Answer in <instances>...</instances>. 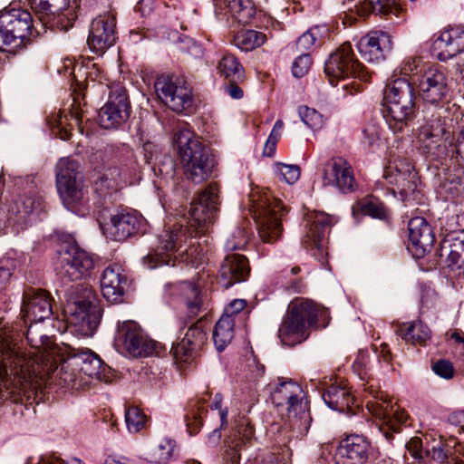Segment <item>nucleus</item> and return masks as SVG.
<instances>
[{"label":"nucleus","instance_id":"nucleus-1","mask_svg":"<svg viewBox=\"0 0 464 464\" xmlns=\"http://www.w3.org/2000/svg\"><path fill=\"white\" fill-rule=\"evenodd\" d=\"M219 188L215 184L208 185L198 197L191 202L188 228L187 225L176 224L172 227L166 228L158 236V244L151 252L143 257V264L148 268L158 266H175L179 262L197 266L199 263L197 248L190 246L180 251L182 244L188 237H196L198 232L203 231L208 224L216 219L219 205Z\"/></svg>","mask_w":464,"mask_h":464},{"label":"nucleus","instance_id":"nucleus-2","mask_svg":"<svg viewBox=\"0 0 464 464\" xmlns=\"http://www.w3.org/2000/svg\"><path fill=\"white\" fill-rule=\"evenodd\" d=\"M32 326L29 327L26 339L32 347L37 349L34 353H26L13 343L8 337L0 335V378L13 376L21 385H33L37 379L45 377L62 388L79 389L82 386V376L76 366L65 367V359L60 367L53 369V363L42 353L41 345L31 337Z\"/></svg>","mask_w":464,"mask_h":464},{"label":"nucleus","instance_id":"nucleus-3","mask_svg":"<svg viewBox=\"0 0 464 464\" xmlns=\"http://www.w3.org/2000/svg\"><path fill=\"white\" fill-rule=\"evenodd\" d=\"M173 142L185 177L195 184L207 180L214 167L208 149L188 129L176 131Z\"/></svg>","mask_w":464,"mask_h":464},{"label":"nucleus","instance_id":"nucleus-4","mask_svg":"<svg viewBox=\"0 0 464 464\" xmlns=\"http://www.w3.org/2000/svg\"><path fill=\"white\" fill-rule=\"evenodd\" d=\"M384 118L393 132L408 127L415 114V92L411 83L405 78H398L389 83L383 94Z\"/></svg>","mask_w":464,"mask_h":464},{"label":"nucleus","instance_id":"nucleus-5","mask_svg":"<svg viewBox=\"0 0 464 464\" xmlns=\"http://www.w3.org/2000/svg\"><path fill=\"white\" fill-rule=\"evenodd\" d=\"M319 307L313 301L295 298L288 304L278 330V337L286 346H295L308 338V329L317 323Z\"/></svg>","mask_w":464,"mask_h":464},{"label":"nucleus","instance_id":"nucleus-6","mask_svg":"<svg viewBox=\"0 0 464 464\" xmlns=\"http://www.w3.org/2000/svg\"><path fill=\"white\" fill-rule=\"evenodd\" d=\"M37 34L28 10L9 8L0 12V51L14 53Z\"/></svg>","mask_w":464,"mask_h":464},{"label":"nucleus","instance_id":"nucleus-7","mask_svg":"<svg viewBox=\"0 0 464 464\" xmlns=\"http://www.w3.org/2000/svg\"><path fill=\"white\" fill-rule=\"evenodd\" d=\"M250 211L256 220L258 235L265 243H274L282 235V217L286 213L282 202L268 192L250 195Z\"/></svg>","mask_w":464,"mask_h":464},{"label":"nucleus","instance_id":"nucleus-8","mask_svg":"<svg viewBox=\"0 0 464 464\" xmlns=\"http://www.w3.org/2000/svg\"><path fill=\"white\" fill-rule=\"evenodd\" d=\"M302 388L299 384L292 380L280 382L278 385L271 392V399L276 407L286 406L288 413H294V417L290 420L289 425L285 424L280 429H275L272 426L271 432H297L303 434L308 432V424L311 421L309 413H307L303 406L300 394Z\"/></svg>","mask_w":464,"mask_h":464},{"label":"nucleus","instance_id":"nucleus-9","mask_svg":"<svg viewBox=\"0 0 464 464\" xmlns=\"http://www.w3.org/2000/svg\"><path fill=\"white\" fill-rule=\"evenodd\" d=\"M74 297L67 304V312L71 314V323L78 325L84 335H92L98 328L102 310L94 291L83 285L73 288Z\"/></svg>","mask_w":464,"mask_h":464},{"label":"nucleus","instance_id":"nucleus-10","mask_svg":"<svg viewBox=\"0 0 464 464\" xmlns=\"http://www.w3.org/2000/svg\"><path fill=\"white\" fill-rule=\"evenodd\" d=\"M76 160L61 159L56 164V188L63 206L75 211L77 206L84 203V193L79 176Z\"/></svg>","mask_w":464,"mask_h":464},{"label":"nucleus","instance_id":"nucleus-11","mask_svg":"<svg viewBox=\"0 0 464 464\" xmlns=\"http://www.w3.org/2000/svg\"><path fill=\"white\" fill-rule=\"evenodd\" d=\"M324 72L332 85L339 79L349 77L368 80V73L363 65L358 61L350 43H343L333 52L324 64Z\"/></svg>","mask_w":464,"mask_h":464},{"label":"nucleus","instance_id":"nucleus-12","mask_svg":"<svg viewBox=\"0 0 464 464\" xmlns=\"http://www.w3.org/2000/svg\"><path fill=\"white\" fill-rule=\"evenodd\" d=\"M450 135L440 115L426 114L418 129L417 149L423 155L440 158L446 155V140Z\"/></svg>","mask_w":464,"mask_h":464},{"label":"nucleus","instance_id":"nucleus-13","mask_svg":"<svg viewBox=\"0 0 464 464\" xmlns=\"http://www.w3.org/2000/svg\"><path fill=\"white\" fill-rule=\"evenodd\" d=\"M159 99L170 110L182 112L192 104V88L185 78L178 75H160L155 82Z\"/></svg>","mask_w":464,"mask_h":464},{"label":"nucleus","instance_id":"nucleus-14","mask_svg":"<svg viewBox=\"0 0 464 464\" xmlns=\"http://www.w3.org/2000/svg\"><path fill=\"white\" fill-rule=\"evenodd\" d=\"M392 398L382 392L375 397L374 401L367 402V409L371 414L380 420L379 430L383 435H392V432H403L402 426L406 427L409 415L404 410L394 409Z\"/></svg>","mask_w":464,"mask_h":464},{"label":"nucleus","instance_id":"nucleus-15","mask_svg":"<svg viewBox=\"0 0 464 464\" xmlns=\"http://www.w3.org/2000/svg\"><path fill=\"white\" fill-rule=\"evenodd\" d=\"M32 10L44 24L57 26L62 31L72 27L78 15L69 0H27Z\"/></svg>","mask_w":464,"mask_h":464},{"label":"nucleus","instance_id":"nucleus-16","mask_svg":"<svg viewBox=\"0 0 464 464\" xmlns=\"http://www.w3.org/2000/svg\"><path fill=\"white\" fill-rule=\"evenodd\" d=\"M130 113L127 91L117 85L111 88L107 102L99 111V123L103 129H118L127 122Z\"/></svg>","mask_w":464,"mask_h":464},{"label":"nucleus","instance_id":"nucleus-17","mask_svg":"<svg viewBox=\"0 0 464 464\" xmlns=\"http://www.w3.org/2000/svg\"><path fill=\"white\" fill-rule=\"evenodd\" d=\"M115 342L132 357L150 356L156 349V343L149 338L134 321L118 324Z\"/></svg>","mask_w":464,"mask_h":464},{"label":"nucleus","instance_id":"nucleus-18","mask_svg":"<svg viewBox=\"0 0 464 464\" xmlns=\"http://www.w3.org/2000/svg\"><path fill=\"white\" fill-rule=\"evenodd\" d=\"M100 226L110 239L123 241L134 235L140 227L141 219L135 211L127 208H117L102 216Z\"/></svg>","mask_w":464,"mask_h":464},{"label":"nucleus","instance_id":"nucleus-19","mask_svg":"<svg viewBox=\"0 0 464 464\" xmlns=\"http://www.w3.org/2000/svg\"><path fill=\"white\" fill-rule=\"evenodd\" d=\"M94 266L92 254L77 246H71L62 254L56 270L61 277L78 281L90 276Z\"/></svg>","mask_w":464,"mask_h":464},{"label":"nucleus","instance_id":"nucleus-20","mask_svg":"<svg viewBox=\"0 0 464 464\" xmlns=\"http://www.w3.org/2000/svg\"><path fill=\"white\" fill-rule=\"evenodd\" d=\"M305 221L307 231L302 244L306 249L313 251V255L324 264L327 256L325 233L331 226L330 217L325 213L314 211L307 214Z\"/></svg>","mask_w":464,"mask_h":464},{"label":"nucleus","instance_id":"nucleus-21","mask_svg":"<svg viewBox=\"0 0 464 464\" xmlns=\"http://www.w3.org/2000/svg\"><path fill=\"white\" fill-rule=\"evenodd\" d=\"M52 296L44 289L28 288L23 293L21 312L25 320L43 322L53 314Z\"/></svg>","mask_w":464,"mask_h":464},{"label":"nucleus","instance_id":"nucleus-22","mask_svg":"<svg viewBox=\"0 0 464 464\" xmlns=\"http://www.w3.org/2000/svg\"><path fill=\"white\" fill-rule=\"evenodd\" d=\"M323 184L335 187L343 193L353 191L356 182L353 169L345 159L334 157L324 164Z\"/></svg>","mask_w":464,"mask_h":464},{"label":"nucleus","instance_id":"nucleus-23","mask_svg":"<svg viewBox=\"0 0 464 464\" xmlns=\"http://www.w3.org/2000/svg\"><path fill=\"white\" fill-rule=\"evenodd\" d=\"M409 245L408 250L413 257L422 258L430 251L435 235L430 223L422 217H415L408 223Z\"/></svg>","mask_w":464,"mask_h":464},{"label":"nucleus","instance_id":"nucleus-24","mask_svg":"<svg viewBox=\"0 0 464 464\" xmlns=\"http://www.w3.org/2000/svg\"><path fill=\"white\" fill-rule=\"evenodd\" d=\"M116 21L111 14L99 15L92 20L87 44L94 53H103L116 40Z\"/></svg>","mask_w":464,"mask_h":464},{"label":"nucleus","instance_id":"nucleus-25","mask_svg":"<svg viewBox=\"0 0 464 464\" xmlns=\"http://www.w3.org/2000/svg\"><path fill=\"white\" fill-rule=\"evenodd\" d=\"M392 47V38L383 31H372L357 43V49L361 56L370 63H379L384 61Z\"/></svg>","mask_w":464,"mask_h":464},{"label":"nucleus","instance_id":"nucleus-26","mask_svg":"<svg viewBox=\"0 0 464 464\" xmlns=\"http://www.w3.org/2000/svg\"><path fill=\"white\" fill-rule=\"evenodd\" d=\"M207 341V330L202 321L191 324L183 338L172 345L171 353L177 361L188 362L198 353Z\"/></svg>","mask_w":464,"mask_h":464},{"label":"nucleus","instance_id":"nucleus-27","mask_svg":"<svg viewBox=\"0 0 464 464\" xmlns=\"http://www.w3.org/2000/svg\"><path fill=\"white\" fill-rule=\"evenodd\" d=\"M419 91L424 102L436 104L447 95L449 88L447 77L438 67H430L419 80Z\"/></svg>","mask_w":464,"mask_h":464},{"label":"nucleus","instance_id":"nucleus-28","mask_svg":"<svg viewBox=\"0 0 464 464\" xmlns=\"http://www.w3.org/2000/svg\"><path fill=\"white\" fill-rule=\"evenodd\" d=\"M250 274L248 259L240 254L227 255L220 264L218 283L226 289L246 281Z\"/></svg>","mask_w":464,"mask_h":464},{"label":"nucleus","instance_id":"nucleus-29","mask_svg":"<svg viewBox=\"0 0 464 464\" xmlns=\"http://www.w3.org/2000/svg\"><path fill=\"white\" fill-rule=\"evenodd\" d=\"M128 285L127 276L119 264L109 265L101 276V289L103 297L111 303L122 301Z\"/></svg>","mask_w":464,"mask_h":464},{"label":"nucleus","instance_id":"nucleus-30","mask_svg":"<svg viewBox=\"0 0 464 464\" xmlns=\"http://www.w3.org/2000/svg\"><path fill=\"white\" fill-rule=\"evenodd\" d=\"M440 256L448 266L464 271V229L449 232L440 243Z\"/></svg>","mask_w":464,"mask_h":464},{"label":"nucleus","instance_id":"nucleus-31","mask_svg":"<svg viewBox=\"0 0 464 464\" xmlns=\"http://www.w3.org/2000/svg\"><path fill=\"white\" fill-rule=\"evenodd\" d=\"M72 353L67 358V364L65 367L76 366L78 373L88 376L92 379H102V362L101 358L92 351L87 349L75 352L72 349Z\"/></svg>","mask_w":464,"mask_h":464},{"label":"nucleus","instance_id":"nucleus-32","mask_svg":"<svg viewBox=\"0 0 464 464\" xmlns=\"http://www.w3.org/2000/svg\"><path fill=\"white\" fill-rule=\"evenodd\" d=\"M440 60L452 58L464 52V27L455 26L444 30L437 39Z\"/></svg>","mask_w":464,"mask_h":464},{"label":"nucleus","instance_id":"nucleus-33","mask_svg":"<svg viewBox=\"0 0 464 464\" xmlns=\"http://www.w3.org/2000/svg\"><path fill=\"white\" fill-rule=\"evenodd\" d=\"M369 445L366 437H344L337 448V455L352 460V464H361L367 459Z\"/></svg>","mask_w":464,"mask_h":464},{"label":"nucleus","instance_id":"nucleus-34","mask_svg":"<svg viewBox=\"0 0 464 464\" xmlns=\"http://www.w3.org/2000/svg\"><path fill=\"white\" fill-rule=\"evenodd\" d=\"M44 202L36 194H26L19 197L10 207L9 212L14 215L16 222H25L32 214H39L44 210Z\"/></svg>","mask_w":464,"mask_h":464},{"label":"nucleus","instance_id":"nucleus-35","mask_svg":"<svg viewBox=\"0 0 464 464\" xmlns=\"http://www.w3.org/2000/svg\"><path fill=\"white\" fill-rule=\"evenodd\" d=\"M432 443L430 447L428 440L424 444L420 437H411V440L407 442V447L415 459L430 458L438 462H442L446 459V453L442 448L441 440L433 439Z\"/></svg>","mask_w":464,"mask_h":464},{"label":"nucleus","instance_id":"nucleus-36","mask_svg":"<svg viewBox=\"0 0 464 464\" xmlns=\"http://www.w3.org/2000/svg\"><path fill=\"white\" fill-rule=\"evenodd\" d=\"M396 333L407 343L424 344L430 338V328L421 321L402 323L398 325Z\"/></svg>","mask_w":464,"mask_h":464},{"label":"nucleus","instance_id":"nucleus-37","mask_svg":"<svg viewBox=\"0 0 464 464\" xmlns=\"http://www.w3.org/2000/svg\"><path fill=\"white\" fill-rule=\"evenodd\" d=\"M176 449L175 440L169 437H161L150 448L146 459L150 463L167 464L174 456Z\"/></svg>","mask_w":464,"mask_h":464},{"label":"nucleus","instance_id":"nucleus-38","mask_svg":"<svg viewBox=\"0 0 464 464\" xmlns=\"http://www.w3.org/2000/svg\"><path fill=\"white\" fill-rule=\"evenodd\" d=\"M217 5L227 8L239 23H247L256 14L253 0H217Z\"/></svg>","mask_w":464,"mask_h":464},{"label":"nucleus","instance_id":"nucleus-39","mask_svg":"<svg viewBox=\"0 0 464 464\" xmlns=\"http://www.w3.org/2000/svg\"><path fill=\"white\" fill-rule=\"evenodd\" d=\"M234 317L223 314L217 322L213 331V341L218 351L222 352L234 337Z\"/></svg>","mask_w":464,"mask_h":464},{"label":"nucleus","instance_id":"nucleus-40","mask_svg":"<svg viewBox=\"0 0 464 464\" xmlns=\"http://www.w3.org/2000/svg\"><path fill=\"white\" fill-rule=\"evenodd\" d=\"M205 398H194L188 402L186 423L190 435L199 432L203 425L202 417L208 413Z\"/></svg>","mask_w":464,"mask_h":464},{"label":"nucleus","instance_id":"nucleus-41","mask_svg":"<svg viewBox=\"0 0 464 464\" xmlns=\"http://www.w3.org/2000/svg\"><path fill=\"white\" fill-rule=\"evenodd\" d=\"M384 177L390 184L394 185L393 192L397 191L402 198L413 194L417 188L418 176L415 170L404 171L401 174H388Z\"/></svg>","mask_w":464,"mask_h":464},{"label":"nucleus","instance_id":"nucleus-42","mask_svg":"<svg viewBox=\"0 0 464 464\" xmlns=\"http://www.w3.org/2000/svg\"><path fill=\"white\" fill-rule=\"evenodd\" d=\"M325 404L334 411H343L353 403L350 392L343 387L331 385L323 392Z\"/></svg>","mask_w":464,"mask_h":464},{"label":"nucleus","instance_id":"nucleus-43","mask_svg":"<svg viewBox=\"0 0 464 464\" xmlns=\"http://www.w3.org/2000/svg\"><path fill=\"white\" fill-rule=\"evenodd\" d=\"M266 40L264 33L256 30H242L235 36L233 43L235 46L244 52H249L260 47Z\"/></svg>","mask_w":464,"mask_h":464},{"label":"nucleus","instance_id":"nucleus-44","mask_svg":"<svg viewBox=\"0 0 464 464\" xmlns=\"http://www.w3.org/2000/svg\"><path fill=\"white\" fill-rule=\"evenodd\" d=\"M219 72L227 79L245 81V71L238 60L232 54H225L218 63Z\"/></svg>","mask_w":464,"mask_h":464},{"label":"nucleus","instance_id":"nucleus-45","mask_svg":"<svg viewBox=\"0 0 464 464\" xmlns=\"http://www.w3.org/2000/svg\"><path fill=\"white\" fill-rule=\"evenodd\" d=\"M322 30L326 32L324 27H320L318 25L313 26L309 28L306 32H304L296 41L295 43V51L297 53H309L314 48L317 42L320 43V40L323 36Z\"/></svg>","mask_w":464,"mask_h":464},{"label":"nucleus","instance_id":"nucleus-46","mask_svg":"<svg viewBox=\"0 0 464 464\" xmlns=\"http://www.w3.org/2000/svg\"><path fill=\"white\" fill-rule=\"evenodd\" d=\"M125 421L129 432L138 433L147 427L149 420L140 408L130 406L125 411Z\"/></svg>","mask_w":464,"mask_h":464},{"label":"nucleus","instance_id":"nucleus-47","mask_svg":"<svg viewBox=\"0 0 464 464\" xmlns=\"http://www.w3.org/2000/svg\"><path fill=\"white\" fill-rule=\"evenodd\" d=\"M184 293L186 305L190 317H194L199 314L202 307V299L198 286L190 282L184 283Z\"/></svg>","mask_w":464,"mask_h":464},{"label":"nucleus","instance_id":"nucleus-48","mask_svg":"<svg viewBox=\"0 0 464 464\" xmlns=\"http://www.w3.org/2000/svg\"><path fill=\"white\" fill-rule=\"evenodd\" d=\"M353 212H360L379 219H383L387 216V209L382 203L366 199L357 201L353 206Z\"/></svg>","mask_w":464,"mask_h":464},{"label":"nucleus","instance_id":"nucleus-49","mask_svg":"<svg viewBox=\"0 0 464 464\" xmlns=\"http://www.w3.org/2000/svg\"><path fill=\"white\" fill-rule=\"evenodd\" d=\"M250 437H226L224 445L226 447V459L229 464H238L240 459V450L246 444L245 439Z\"/></svg>","mask_w":464,"mask_h":464},{"label":"nucleus","instance_id":"nucleus-50","mask_svg":"<svg viewBox=\"0 0 464 464\" xmlns=\"http://www.w3.org/2000/svg\"><path fill=\"white\" fill-rule=\"evenodd\" d=\"M209 408L212 414L217 415L219 420V424L213 430V433L216 434L227 427L228 409L227 407L223 408V396L220 393L215 394Z\"/></svg>","mask_w":464,"mask_h":464},{"label":"nucleus","instance_id":"nucleus-51","mask_svg":"<svg viewBox=\"0 0 464 464\" xmlns=\"http://www.w3.org/2000/svg\"><path fill=\"white\" fill-rule=\"evenodd\" d=\"M298 114L302 121L311 129L319 130L324 125V117L315 109L303 105L298 108Z\"/></svg>","mask_w":464,"mask_h":464},{"label":"nucleus","instance_id":"nucleus-52","mask_svg":"<svg viewBox=\"0 0 464 464\" xmlns=\"http://www.w3.org/2000/svg\"><path fill=\"white\" fill-rule=\"evenodd\" d=\"M67 117L63 116L59 111L48 119V124L55 135L66 140L71 137V131L66 128Z\"/></svg>","mask_w":464,"mask_h":464},{"label":"nucleus","instance_id":"nucleus-53","mask_svg":"<svg viewBox=\"0 0 464 464\" xmlns=\"http://www.w3.org/2000/svg\"><path fill=\"white\" fill-rule=\"evenodd\" d=\"M16 269V263L11 258L0 260V291L5 290L11 283L14 273Z\"/></svg>","mask_w":464,"mask_h":464},{"label":"nucleus","instance_id":"nucleus-54","mask_svg":"<svg viewBox=\"0 0 464 464\" xmlns=\"http://www.w3.org/2000/svg\"><path fill=\"white\" fill-rule=\"evenodd\" d=\"M276 175L287 184L295 183L300 178V168L297 165L278 163L275 169Z\"/></svg>","mask_w":464,"mask_h":464},{"label":"nucleus","instance_id":"nucleus-55","mask_svg":"<svg viewBox=\"0 0 464 464\" xmlns=\"http://www.w3.org/2000/svg\"><path fill=\"white\" fill-rule=\"evenodd\" d=\"M108 150L113 154L120 163L125 166L135 162L134 151L126 144L117 146L111 145L108 147Z\"/></svg>","mask_w":464,"mask_h":464},{"label":"nucleus","instance_id":"nucleus-56","mask_svg":"<svg viewBox=\"0 0 464 464\" xmlns=\"http://www.w3.org/2000/svg\"><path fill=\"white\" fill-rule=\"evenodd\" d=\"M284 127L282 120H277L265 143L264 155L271 157L274 155L276 144L281 137V132Z\"/></svg>","mask_w":464,"mask_h":464},{"label":"nucleus","instance_id":"nucleus-57","mask_svg":"<svg viewBox=\"0 0 464 464\" xmlns=\"http://www.w3.org/2000/svg\"><path fill=\"white\" fill-rule=\"evenodd\" d=\"M247 244V236L245 229L237 227L227 239L225 247L227 251L244 249Z\"/></svg>","mask_w":464,"mask_h":464},{"label":"nucleus","instance_id":"nucleus-58","mask_svg":"<svg viewBox=\"0 0 464 464\" xmlns=\"http://www.w3.org/2000/svg\"><path fill=\"white\" fill-rule=\"evenodd\" d=\"M291 455L290 449L284 444L283 446L274 448L269 457L264 459L262 464H289Z\"/></svg>","mask_w":464,"mask_h":464},{"label":"nucleus","instance_id":"nucleus-59","mask_svg":"<svg viewBox=\"0 0 464 464\" xmlns=\"http://www.w3.org/2000/svg\"><path fill=\"white\" fill-rule=\"evenodd\" d=\"M312 58L309 53H298L293 63L292 72L296 78L304 77L310 70Z\"/></svg>","mask_w":464,"mask_h":464},{"label":"nucleus","instance_id":"nucleus-60","mask_svg":"<svg viewBox=\"0 0 464 464\" xmlns=\"http://www.w3.org/2000/svg\"><path fill=\"white\" fill-rule=\"evenodd\" d=\"M372 11L382 14H398L401 7L396 0H369Z\"/></svg>","mask_w":464,"mask_h":464},{"label":"nucleus","instance_id":"nucleus-61","mask_svg":"<svg viewBox=\"0 0 464 464\" xmlns=\"http://www.w3.org/2000/svg\"><path fill=\"white\" fill-rule=\"evenodd\" d=\"M380 140V127L375 123L367 124L362 130V144L367 148L378 145Z\"/></svg>","mask_w":464,"mask_h":464},{"label":"nucleus","instance_id":"nucleus-62","mask_svg":"<svg viewBox=\"0 0 464 464\" xmlns=\"http://www.w3.org/2000/svg\"><path fill=\"white\" fill-rule=\"evenodd\" d=\"M414 170L411 162L403 158L396 159L390 166L387 168L385 174H401L404 171H411Z\"/></svg>","mask_w":464,"mask_h":464},{"label":"nucleus","instance_id":"nucleus-63","mask_svg":"<svg viewBox=\"0 0 464 464\" xmlns=\"http://www.w3.org/2000/svg\"><path fill=\"white\" fill-rule=\"evenodd\" d=\"M370 362L369 355L367 353L359 352L355 358L353 368L354 372H358L361 379H365L368 371V364Z\"/></svg>","mask_w":464,"mask_h":464},{"label":"nucleus","instance_id":"nucleus-64","mask_svg":"<svg viewBox=\"0 0 464 464\" xmlns=\"http://www.w3.org/2000/svg\"><path fill=\"white\" fill-rule=\"evenodd\" d=\"M432 370L437 375L447 380L451 379L454 375L453 365L447 360H439L433 364Z\"/></svg>","mask_w":464,"mask_h":464}]
</instances>
